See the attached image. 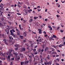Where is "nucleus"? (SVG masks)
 Masks as SVG:
<instances>
[{
	"mask_svg": "<svg viewBox=\"0 0 65 65\" xmlns=\"http://www.w3.org/2000/svg\"><path fill=\"white\" fill-rule=\"evenodd\" d=\"M44 63L45 65H49L50 64V65H51V64H52V61H50L49 62L48 61H47V62H44Z\"/></svg>",
	"mask_w": 65,
	"mask_h": 65,
	"instance_id": "1",
	"label": "nucleus"
},
{
	"mask_svg": "<svg viewBox=\"0 0 65 65\" xmlns=\"http://www.w3.org/2000/svg\"><path fill=\"white\" fill-rule=\"evenodd\" d=\"M26 51V48L24 47H23L21 48V50L20 51V52H24Z\"/></svg>",
	"mask_w": 65,
	"mask_h": 65,
	"instance_id": "2",
	"label": "nucleus"
},
{
	"mask_svg": "<svg viewBox=\"0 0 65 65\" xmlns=\"http://www.w3.org/2000/svg\"><path fill=\"white\" fill-rule=\"evenodd\" d=\"M11 35L13 36V38H17L16 35H15L13 33L11 34Z\"/></svg>",
	"mask_w": 65,
	"mask_h": 65,
	"instance_id": "3",
	"label": "nucleus"
},
{
	"mask_svg": "<svg viewBox=\"0 0 65 65\" xmlns=\"http://www.w3.org/2000/svg\"><path fill=\"white\" fill-rule=\"evenodd\" d=\"M9 39H10V42H11L12 40H13V38H12V37L11 36H10L9 37Z\"/></svg>",
	"mask_w": 65,
	"mask_h": 65,
	"instance_id": "4",
	"label": "nucleus"
},
{
	"mask_svg": "<svg viewBox=\"0 0 65 65\" xmlns=\"http://www.w3.org/2000/svg\"><path fill=\"white\" fill-rule=\"evenodd\" d=\"M12 31H13V32H15V31H14V29H12V30H10V34H12V33H13Z\"/></svg>",
	"mask_w": 65,
	"mask_h": 65,
	"instance_id": "5",
	"label": "nucleus"
},
{
	"mask_svg": "<svg viewBox=\"0 0 65 65\" xmlns=\"http://www.w3.org/2000/svg\"><path fill=\"white\" fill-rule=\"evenodd\" d=\"M38 31H39V34H41V33H42V30L40 29H39L38 30Z\"/></svg>",
	"mask_w": 65,
	"mask_h": 65,
	"instance_id": "6",
	"label": "nucleus"
},
{
	"mask_svg": "<svg viewBox=\"0 0 65 65\" xmlns=\"http://www.w3.org/2000/svg\"><path fill=\"white\" fill-rule=\"evenodd\" d=\"M5 30L6 31V32L7 33V34H9V30H7L6 29H5Z\"/></svg>",
	"mask_w": 65,
	"mask_h": 65,
	"instance_id": "7",
	"label": "nucleus"
},
{
	"mask_svg": "<svg viewBox=\"0 0 65 65\" xmlns=\"http://www.w3.org/2000/svg\"><path fill=\"white\" fill-rule=\"evenodd\" d=\"M46 58L47 60H50V55H48L46 57Z\"/></svg>",
	"mask_w": 65,
	"mask_h": 65,
	"instance_id": "8",
	"label": "nucleus"
},
{
	"mask_svg": "<svg viewBox=\"0 0 65 65\" xmlns=\"http://www.w3.org/2000/svg\"><path fill=\"white\" fill-rule=\"evenodd\" d=\"M12 52V49L9 50V51L8 52V53L9 54H11V53Z\"/></svg>",
	"mask_w": 65,
	"mask_h": 65,
	"instance_id": "9",
	"label": "nucleus"
},
{
	"mask_svg": "<svg viewBox=\"0 0 65 65\" xmlns=\"http://www.w3.org/2000/svg\"><path fill=\"white\" fill-rule=\"evenodd\" d=\"M13 54L14 55H15L16 56V57L18 56V53L17 52H14L13 53Z\"/></svg>",
	"mask_w": 65,
	"mask_h": 65,
	"instance_id": "10",
	"label": "nucleus"
},
{
	"mask_svg": "<svg viewBox=\"0 0 65 65\" xmlns=\"http://www.w3.org/2000/svg\"><path fill=\"white\" fill-rule=\"evenodd\" d=\"M48 50V48L47 47H46L44 50L45 52H46Z\"/></svg>",
	"mask_w": 65,
	"mask_h": 65,
	"instance_id": "11",
	"label": "nucleus"
},
{
	"mask_svg": "<svg viewBox=\"0 0 65 65\" xmlns=\"http://www.w3.org/2000/svg\"><path fill=\"white\" fill-rule=\"evenodd\" d=\"M53 36L51 37H50V38H49V40H55V39L53 38Z\"/></svg>",
	"mask_w": 65,
	"mask_h": 65,
	"instance_id": "12",
	"label": "nucleus"
},
{
	"mask_svg": "<svg viewBox=\"0 0 65 65\" xmlns=\"http://www.w3.org/2000/svg\"><path fill=\"white\" fill-rule=\"evenodd\" d=\"M33 20V19H30L29 20V23H32V21Z\"/></svg>",
	"mask_w": 65,
	"mask_h": 65,
	"instance_id": "13",
	"label": "nucleus"
},
{
	"mask_svg": "<svg viewBox=\"0 0 65 65\" xmlns=\"http://www.w3.org/2000/svg\"><path fill=\"white\" fill-rule=\"evenodd\" d=\"M23 35L25 37H26V35H27V34L25 33V32H24L23 33Z\"/></svg>",
	"mask_w": 65,
	"mask_h": 65,
	"instance_id": "14",
	"label": "nucleus"
},
{
	"mask_svg": "<svg viewBox=\"0 0 65 65\" xmlns=\"http://www.w3.org/2000/svg\"><path fill=\"white\" fill-rule=\"evenodd\" d=\"M34 58H35V60H38V56H36Z\"/></svg>",
	"mask_w": 65,
	"mask_h": 65,
	"instance_id": "15",
	"label": "nucleus"
},
{
	"mask_svg": "<svg viewBox=\"0 0 65 65\" xmlns=\"http://www.w3.org/2000/svg\"><path fill=\"white\" fill-rule=\"evenodd\" d=\"M11 42H12V44H14V42H15V40H12Z\"/></svg>",
	"mask_w": 65,
	"mask_h": 65,
	"instance_id": "16",
	"label": "nucleus"
},
{
	"mask_svg": "<svg viewBox=\"0 0 65 65\" xmlns=\"http://www.w3.org/2000/svg\"><path fill=\"white\" fill-rule=\"evenodd\" d=\"M51 51H52V52H55V49H54V48L52 47L51 48Z\"/></svg>",
	"mask_w": 65,
	"mask_h": 65,
	"instance_id": "17",
	"label": "nucleus"
},
{
	"mask_svg": "<svg viewBox=\"0 0 65 65\" xmlns=\"http://www.w3.org/2000/svg\"><path fill=\"white\" fill-rule=\"evenodd\" d=\"M19 37H20V38H21V39H23L24 36H20Z\"/></svg>",
	"mask_w": 65,
	"mask_h": 65,
	"instance_id": "18",
	"label": "nucleus"
},
{
	"mask_svg": "<svg viewBox=\"0 0 65 65\" xmlns=\"http://www.w3.org/2000/svg\"><path fill=\"white\" fill-rule=\"evenodd\" d=\"M44 51V49H42L41 50V52L40 53L41 55L42 54V53H43V52Z\"/></svg>",
	"mask_w": 65,
	"mask_h": 65,
	"instance_id": "19",
	"label": "nucleus"
},
{
	"mask_svg": "<svg viewBox=\"0 0 65 65\" xmlns=\"http://www.w3.org/2000/svg\"><path fill=\"white\" fill-rule=\"evenodd\" d=\"M52 37H53V38H54V37L55 38H56L57 37V36H55V35H53Z\"/></svg>",
	"mask_w": 65,
	"mask_h": 65,
	"instance_id": "20",
	"label": "nucleus"
},
{
	"mask_svg": "<svg viewBox=\"0 0 65 65\" xmlns=\"http://www.w3.org/2000/svg\"><path fill=\"white\" fill-rule=\"evenodd\" d=\"M16 47H18L19 46V45H18L17 44H16L15 45H14Z\"/></svg>",
	"mask_w": 65,
	"mask_h": 65,
	"instance_id": "21",
	"label": "nucleus"
},
{
	"mask_svg": "<svg viewBox=\"0 0 65 65\" xmlns=\"http://www.w3.org/2000/svg\"><path fill=\"white\" fill-rule=\"evenodd\" d=\"M16 31H17V32H20V30H18V29H16Z\"/></svg>",
	"mask_w": 65,
	"mask_h": 65,
	"instance_id": "22",
	"label": "nucleus"
},
{
	"mask_svg": "<svg viewBox=\"0 0 65 65\" xmlns=\"http://www.w3.org/2000/svg\"><path fill=\"white\" fill-rule=\"evenodd\" d=\"M37 41V44H39V40H38L37 39L36 40Z\"/></svg>",
	"mask_w": 65,
	"mask_h": 65,
	"instance_id": "23",
	"label": "nucleus"
},
{
	"mask_svg": "<svg viewBox=\"0 0 65 65\" xmlns=\"http://www.w3.org/2000/svg\"><path fill=\"white\" fill-rule=\"evenodd\" d=\"M41 49H38V52L39 53H41Z\"/></svg>",
	"mask_w": 65,
	"mask_h": 65,
	"instance_id": "24",
	"label": "nucleus"
},
{
	"mask_svg": "<svg viewBox=\"0 0 65 65\" xmlns=\"http://www.w3.org/2000/svg\"><path fill=\"white\" fill-rule=\"evenodd\" d=\"M17 7L18 8H21V7L20 4L17 5Z\"/></svg>",
	"mask_w": 65,
	"mask_h": 65,
	"instance_id": "25",
	"label": "nucleus"
},
{
	"mask_svg": "<svg viewBox=\"0 0 65 65\" xmlns=\"http://www.w3.org/2000/svg\"><path fill=\"white\" fill-rule=\"evenodd\" d=\"M14 57H12L11 58V61H14Z\"/></svg>",
	"mask_w": 65,
	"mask_h": 65,
	"instance_id": "26",
	"label": "nucleus"
},
{
	"mask_svg": "<svg viewBox=\"0 0 65 65\" xmlns=\"http://www.w3.org/2000/svg\"><path fill=\"white\" fill-rule=\"evenodd\" d=\"M32 59H29V61L30 62V63H31V62H32Z\"/></svg>",
	"mask_w": 65,
	"mask_h": 65,
	"instance_id": "27",
	"label": "nucleus"
},
{
	"mask_svg": "<svg viewBox=\"0 0 65 65\" xmlns=\"http://www.w3.org/2000/svg\"><path fill=\"white\" fill-rule=\"evenodd\" d=\"M32 11V10L31 9H29L27 11L28 12H30V11Z\"/></svg>",
	"mask_w": 65,
	"mask_h": 65,
	"instance_id": "28",
	"label": "nucleus"
},
{
	"mask_svg": "<svg viewBox=\"0 0 65 65\" xmlns=\"http://www.w3.org/2000/svg\"><path fill=\"white\" fill-rule=\"evenodd\" d=\"M0 27H3V24L1 23H0Z\"/></svg>",
	"mask_w": 65,
	"mask_h": 65,
	"instance_id": "29",
	"label": "nucleus"
},
{
	"mask_svg": "<svg viewBox=\"0 0 65 65\" xmlns=\"http://www.w3.org/2000/svg\"><path fill=\"white\" fill-rule=\"evenodd\" d=\"M52 55L53 54H56V55H57V54L56 52H52Z\"/></svg>",
	"mask_w": 65,
	"mask_h": 65,
	"instance_id": "30",
	"label": "nucleus"
},
{
	"mask_svg": "<svg viewBox=\"0 0 65 65\" xmlns=\"http://www.w3.org/2000/svg\"><path fill=\"white\" fill-rule=\"evenodd\" d=\"M61 2L62 3H65V1L64 0H61Z\"/></svg>",
	"mask_w": 65,
	"mask_h": 65,
	"instance_id": "31",
	"label": "nucleus"
},
{
	"mask_svg": "<svg viewBox=\"0 0 65 65\" xmlns=\"http://www.w3.org/2000/svg\"><path fill=\"white\" fill-rule=\"evenodd\" d=\"M38 46H37V45H36L34 46V48H36Z\"/></svg>",
	"mask_w": 65,
	"mask_h": 65,
	"instance_id": "32",
	"label": "nucleus"
},
{
	"mask_svg": "<svg viewBox=\"0 0 65 65\" xmlns=\"http://www.w3.org/2000/svg\"><path fill=\"white\" fill-rule=\"evenodd\" d=\"M20 59V57L19 56H18L17 57V60H19Z\"/></svg>",
	"mask_w": 65,
	"mask_h": 65,
	"instance_id": "33",
	"label": "nucleus"
},
{
	"mask_svg": "<svg viewBox=\"0 0 65 65\" xmlns=\"http://www.w3.org/2000/svg\"><path fill=\"white\" fill-rule=\"evenodd\" d=\"M1 20H2V21H4V18H2L1 19Z\"/></svg>",
	"mask_w": 65,
	"mask_h": 65,
	"instance_id": "34",
	"label": "nucleus"
},
{
	"mask_svg": "<svg viewBox=\"0 0 65 65\" xmlns=\"http://www.w3.org/2000/svg\"><path fill=\"white\" fill-rule=\"evenodd\" d=\"M60 31L61 33H63L64 32V31L62 29L60 30Z\"/></svg>",
	"mask_w": 65,
	"mask_h": 65,
	"instance_id": "35",
	"label": "nucleus"
},
{
	"mask_svg": "<svg viewBox=\"0 0 65 65\" xmlns=\"http://www.w3.org/2000/svg\"><path fill=\"white\" fill-rule=\"evenodd\" d=\"M17 35L19 36H20V33L19 32H17Z\"/></svg>",
	"mask_w": 65,
	"mask_h": 65,
	"instance_id": "36",
	"label": "nucleus"
},
{
	"mask_svg": "<svg viewBox=\"0 0 65 65\" xmlns=\"http://www.w3.org/2000/svg\"><path fill=\"white\" fill-rule=\"evenodd\" d=\"M25 12L26 13V14H25V13H24V14H25V15H27V11H25Z\"/></svg>",
	"mask_w": 65,
	"mask_h": 65,
	"instance_id": "37",
	"label": "nucleus"
},
{
	"mask_svg": "<svg viewBox=\"0 0 65 65\" xmlns=\"http://www.w3.org/2000/svg\"><path fill=\"white\" fill-rule=\"evenodd\" d=\"M8 23H10L9 24V25L10 26V25H11V22H10L9 21H8Z\"/></svg>",
	"mask_w": 65,
	"mask_h": 65,
	"instance_id": "38",
	"label": "nucleus"
},
{
	"mask_svg": "<svg viewBox=\"0 0 65 65\" xmlns=\"http://www.w3.org/2000/svg\"><path fill=\"white\" fill-rule=\"evenodd\" d=\"M3 41H4L5 43V42H6V40H5V39H4L3 40Z\"/></svg>",
	"mask_w": 65,
	"mask_h": 65,
	"instance_id": "39",
	"label": "nucleus"
},
{
	"mask_svg": "<svg viewBox=\"0 0 65 65\" xmlns=\"http://www.w3.org/2000/svg\"><path fill=\"white\" fill-rule=\"evenodd\" d=\"M36 51V49H34L33 50V52H35V51Z\"/></svg>",
	"mask_w": 65,
	"mask_h": 65,
	"instance_id": "40",
	"label": "nucleus"
},
{
	"mask_svg": "<svg viewBox=\"0 0 65 65\" xmlns=\"http://www.w3.org/2000/svg\"><path fill=\"white\" fill-rule=\"evenodd\" d=\"M37 62H34V65H37Z\"/></svg>",
	"mask_w": 65,
	"mask_h": 65,
	"instance_id": "41",
	"label": "nucleus"
},
{
	"mask_svg": "<svg viewBox=\"0 0 65 65\" xmlns=\"http://www.w3.org/2000/svg\"><path fill=\"white\" fill-rule=\"evenodd\" d=\"M28 57H29L30 59H32V58L31 57V56H28Z\"/></svg>",
	"mask_w": 65,
	"mask_h": 65,
	"instance_id": "42",
	"label": "nucleus"
},
{
	"mask_svg": "<svg viewBox=\"0 0 65 65\" xmlns=\"http://www.w3.org/2000/svg\"><path fill=\"white\" fill-rule=\"evenodd\" d=\"M18 47H17L16 48H15V50L16 51H17L18 50Z\"/></svg>",
	"mask_w": 65,
	"mask_h": 65,
	"instance_id": "43",
	"label": "nucleus"
},
{
	"mask_svg": "<svg viewBox=\"0 0 65 65\" xmlns=\"http://www.w3.org/2000/svg\"><path fill=\"white\" fill-rule=\"evenodd\" d=\"M51 46L52 47H54V48H56V46H55L54 45H52Z\"/></svg>",
	"mask_w": 65,
	"mask_h": 65,
	"instance_id": "44",
	"label": "nucleus"
},
{
	"mask_svg": "<svg viewBox=\"0 0 65 65\" xmlns=\"http://www.w3.org/2000/svg\"><path fill=\"white\" fill-rule=\"evenodd\" d=\"M24 62H20V63L21 64V65H22L23 64H24Z\"/></svg>",
	"mask_w": 65,
	"mask_h": 65,
	"instance_id": "45",
	"label": "nucleus"
},
{
	"mask_svg": "<svg viewBox=\"0 0 65 65\" xmlns=\"http://www.w3.org/2000/svg\"><path fill=\"white\" fill-rule=\"evenodd\" d=\"M50 28V31H52V30H53V28H52V27H51Z\"/></svg>",
	"mask_w": 65,
	"mask_h": 65,
	"instance_id": "46",
	"label": "nucleus"
},
{
	"mask_svg": "<svg viewBox=\"0 0 65 65\" xmlns=\"http://www.w3.org/2000/svg\"><path fill=\"white\" fill-rule=\"evenodd\" d=\"M59 46V47H62V44H60Z\"/></svg>",
	"mask_w": 65,
	"mask_h": 65,
	"instance_id": "47",
	"label": "nucleus"
},
{
	"mask_svg": "<svg viewBox=\"0 0 65 65\" xmlns=\"http://www.w3.org/2000/svg\"><path fill=\"white\" fill-rule=\"evenodd\" d=\"M26 61V63H27V64H28L29 62V60H27V61Z\"/></svg>",
	"mask_w": 65,
	"mask_h": 65,
	"instance_id": "48",
	"label": "nucleus"
},
{
	"mask_svg": "<svg viewBox=\"0 0 65 65\" xmlns=\"http://www.w3.org/2000/svg\"><path fill=\"white\" fill-rule=\"evenodd\" d=\"M19 29H20V30H22V31H23V28H22L21 27L19 28Z\"/></svg>",
	"mask_w": 65,
	"mask_h": 65,
	"instance_id": "49",
	"label": "nucleus"
},
{
	"mask_svg": "<svg viewBox=\"0 0 65 65\" xmlns=\"http://www.w3.org/2000/svg\"><path fill=\"white\" fill-rule=\"evenodd\" d=\"M7 16L9 17H10V14L9 13L8 14Z\"/></svg>",
	"mask_w": 65,
	"mask_h": 65,
	"instance_id": "50",
	"label": "nucleus"
},
{
	"mask_svg": "<svg viewBox=\"0 0 65 65\" xmlns=\"http://www.w3.org/2000/svg\"><path fill=\"white\" fill-rule=\"evenodd\" d=\"M18 4L17 5H19V4H20L21 3L20 2H18Z\"/></svg>",
	"mask_w": 65,
	"mask_h": 65,
	"instance_id": "51",
	"label": "nucleus"
},
{
	"mask_svg": "<svg viewBox=\"0 0 65 65\" xmlns=\"http://www.w3.org/2000/svg\"><path fill=\"white\" fill-rule=\"evenodd\" d=\"M52 51H49V53L50 54H52Z\"/></svg>",
	"mask_w": 65,
	"mask_h": 65,
	"instance_id": "52",
	"label": "nucleus"
},
{
	"mask_svg": "<svg viewBox=\"0 0 65 65\" xmlns=\"http://www.w3.org/2000/svg\"><path fill=\"white\" fill-rule=\"evenodd\" d=\"M39 41L40 42H42V41H41V39H39Z\"/></svg>",
	"mask_w": 65,
	"mask_h": 65,
	"instance_id": "53",
	"label": "nucleus"
},
{
	"mask_svg": "<svg viewBox=\"0 0 65 65\" xmlns=\"http://www.w3.org/2000/svg\"><path fill=\"white\" fill-rule=\"evenodd\" d=\"M35 55H37V54L38 53L37 52H35L34 53Z\"/></svg>",
	"mask_w": 65,
	"mask_h": 65,
	"instance_id": "54",
	"label": "nucleus"
},
{
	"mask_svg": "<svg viewBox=\"0 0 65 65\" xmlns=\"http://www.w3.org/2000/svg\"><path fill=\"white\" fill-rule=\"evenodd\" d=\"M56 60L57 61H58V62H59V58H57Z\"/></svg>",
	"mask_w": 65,
	"mask_h": 65,
	"instance_id": "55",
	"label": "nucleus"
},
{
	"mask_svg": "<svg viewBox=\"0 0 65 65\" xmlns=\"http://www.w3.org/2000/svg\"><path fill=\"white\" fill-rule=\"evenodd\" d=\"M40 38H41V36H39L38 37V39H40Z\"/></svg>",
	"mask_w": 65,
	"mask_h": 65,
	"instance_id": "56",
	"label": "nucleus"
},
{
	"mask_svg": "<svg viewBox=\"0 0 65 65\" xmlns=\"http://www.w3.org/2000/svg\"><path fill=\"white\" fill-rule=\"evenodd\" d=\"M39 18H40V19H41L42 17H41V16H40V15H39Z\"/></svg>",
	"mask_w": 65,
	"mask_h": 65,
	"instance_id": "57",
	"label": "nucleus"
},
{
	"mask_svg": "<svg viewBox=\"0 0 65 65\" xmlns=\"http://www.w3.org/2000/svg\"><path fill=\"white\" fill-rule=\"evenodd\" d=\"M56 28L57 29L59 30V29L60 28V26L58 27H56Z\"/></svg>",
	"mask_w": 65,
	"mask_h": 65,
	"instance_id": "58",
	"label": "nucleus"
},
{
	"mask_svg": "<svg viewBox=\"0 0 65 65\" xmlns=\"http://www.w3.org/2000/svg\"><path fill=\"white\" fill-rule=\"evenodd\" d=\"M5 44H6V45H8V43H7L6 42H5Z\"/></svg>",
	"mask_w": 65,
	"mask_h": 65,
	"instance_id": "59",
	"label": "nucleus"
},
{
	"mask_svg": "<svg viewBox=\"0 0 65 65\" xmlns=\"http://www.w3.org/2000/svg\"><path fill=\"white\" fill-rule=\"evenodd\" d=\"M8 59H10V56H9H9H8Z\"/></svg>",
	"mask_w": 65,
	"mask_h": 65,
	"instance_id": "60",
	"label": "nucleus"
},
{
	"mask_svg": "<svg viewBox=\"0 0 65 65\" xmlns=\"http://www.w3.org/2000/svg\"><path fill=\"white\" fill-rule=\"evenodd\" d=\"M23 2H21L20 3V5H23Z\"/></svg>",
	"mask_w": 65,
	"mask_h": 65,
	"instance_id": "61",
	"label": "nucleus"
},
{
	"mask_svg": "<svg viewBox=\"0 0 65 65\" xmlns=\"http://www.w3.org/2000/svg\"><path fill=\"white\" fill-rule=\"evenodd\" d=\"M9 55H10V56H12V54H11L9 53Z\"/></svg>",
	"mask_w": 65,
	"mask_h": 65,
	"instance_id": "62",
	"label": "nucleus"
},
{
	"mask_svg": "<svg viewBox=\"0 0 65 65\" xmlns=\"http://www.w3.org/2000/svg\"><path fill=\"white\" fill-rule=\"evenodd\" d=\"M35 58H34V60H33V62H35Z\"/></svg>",
	"mask_w": 65,
	"mask_h": 65,
	"instance_id": "63",
	"label": "nucleus"
},
{
	"mask_svg": "<svg viewBox=\"0 0 65 65\" xmlns=\"http://www.w3.org/2000/svg\"><path fill=\"white\" fill-rule=\"evenodd\" d=\"M12 64H13V63H12V62H10V65H12Z\"/></svg>",
	"mask_w": 65,
	"mask_h": 65,
	"instance_id": "64",
	"label": "nucleus"
}]
</instances>
